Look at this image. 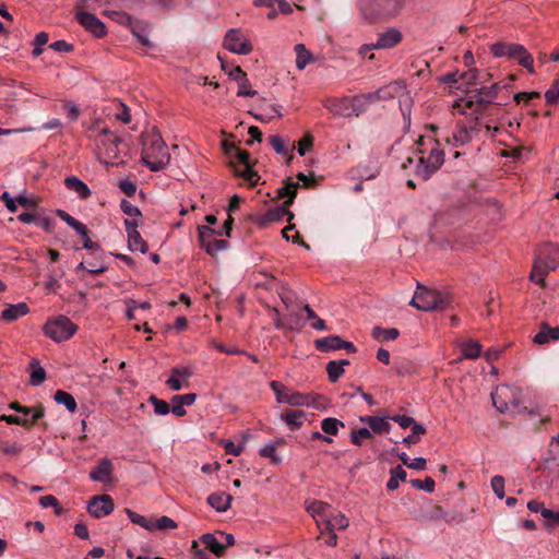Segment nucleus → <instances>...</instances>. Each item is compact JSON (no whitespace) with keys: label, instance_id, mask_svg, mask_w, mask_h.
Instances as JSON below:
<instances>
[{"label":"nucleus","instance_id":"1","mask_svg":"<svg viewBox=\"0 0 559 559\" xmlns=\"http://www.w3.org/2000/svg\"><path fill=\"white\" fill-rule=\"evenodd\" d=\"M141 160L152 171H158L169 164L170 154L166 143L158 133L145 134Z\"/></svg>","mask_w":559,"mask_h":559},{"label":"nucleus","instance_id":"2","mask_svg":"<svg viewBox=\"0 0 559 559\" xmlns=\"http://www.w3.org/2000/svg\"><path fill=\"white\" fill-rule=\"evenodd\" d=\"M406 87L403 80L390 83L386 86L380 87L376 92L360 94L352 97V114L359 116L366 112L371 105L380 99L394 98L401 91Z\"/></svg>","mask_w":559,"mask_h":559},{"label":"nucleus","instance_id":"3","mask_svg":"<svg viewBox=\"0 0 559 559\" xmlns=\"http://www.w3.org/2000/svg\"><path fill=\"white\" fill-rule=\"evenodd\" d=\"M416 144L418 146L420 154H424V150L421 147L426 146L427 144L435 145L433 147H431L427 157H419V163L416 166V176L421 178L423 180H428L443 165L444 153L442 150L438 147V141L431 138L419 136Z\"/></svg>","mask_w":559,"mask_h":559},{"label":"nucleus","instance_id":"4","mask_svg":"<svg viewBox=\"0 0 559 559\" xmlns=\"http://www.w3.org/2000/svg\"><path fill=\"white\" fill-rule=\"evenodd\" d=\"M402 0H360L361 14L369 22L385 21L396 16L403 9Z\"/></svg>","mask_w":559,"mask_h":559},{"label":"nucleus","instance_id":"5","mask_svg":"<svg viewBox=\"0 0 559 559\" xmlns=\"http://www.w3.org/2000/svg\"><path fill=\"white\" fill-rule=\"evenodd\" d=\"M490 52L496 58H508L515 60L521 67L525 68L531 74L535 73L533 56L520 44L498 41L490 46Z\"/></svg>","mask_w":559,"mask_h":559},{"label":"nucleus","instance_id":"6","mask_svg":"<svg viewBox=\"0 0 559 559\" xmlns=\"http://www.w3.org/2000/svg\"><path fill=\"white\" fill-rule=\"evenodd\" d=\"M450 304V296L436 289L418 284L411 305L423 311L443 310Z\"/></svg>","mask_w":559,"mask_h":559},{"label":"nucleus","instance_id":"7","mask_svg":"<svg viewBox=\"0 0 559 559\" xmlns=\"http://www.w3.org/2000/svg\"><path fill=\"white\" fill-rule=\"evenodd\" d=\"M282 300L285 305L286 311L285 329L300 331L306 323V319H312L316 317L314 311L308 305L293 302L286 295L282 296Z\"/></svg>","mask_w":559,"mask_h":559},{"label":"nucleus","instance_id":"8","mask_svg":"<svg viewBox=\"0 0 559 559\" xmlns=\"http://www.w3.org/2000/svg\"><path fill=\"white\" fill-rule=\"evenodd\" d=\"M76 331V324L64 316L48 320L44 325L45 335L58 343L69 340Z\"/></svg>","mask_w":559,"mask_h":559},{"label":"nucleus","instance_id":"9","mask_svg":"<svg viewBox=\"0 0 559 559\" xmlns=\"http://www.w3.org/2000/svg\"><path fill=\"white\" fill-rule=\"evenodd\" d=\"M516 389L509 385H499L491 393L493 406L502 414L520 413V402L516 399Z\"/></svg>","mask_w":559,"mask_h":559},{"label":"nucleus","instance_id":"10","mask_svg":"<svg viewBox=\"0 0 559 559\" xmlns=\"http://www.w3.org/2000/svg\"><path fill=\"white\" fill-rule=\"evenodd\" d=\"M198 234L200 246L211 257H215L218 252L228 248V242L226 240L216 238V235L223 234L222 230H215L207 226H199Z\"/></svg>","mask_w":559,"mask_h":559},{"label":"nucleus","instance_id":"11","mask_svg":"<svg viewBox=\"0 0 559 559\" xmlns=\"http://www.w3.org/2000/svg\"><path fill=\"white\" fill-rule=\"evenodd\" d=\"M402 38V33L397 28H389L385 32L379 34L376 43L364 45L359 50V55H361L362 57H367V53L373 49L393 48L401 43ZM368 58L372 60L374 58V55L371 53L370 56H368Z\"/></svg>","mask_w":559,"mask_h":559},{"label":"nucleus","instance_id":"12","mask_svg":"<svg viewBox=\"0 0 559 559\" xmlns=\"http://www.w3.org/2000/svg\"><path fill=\"white\" fill-rule=\"evenodd\" d=\"M223 47L233 53L242 56H247L253 50L250 39L239 28L227 31Z\"/></svg>","mask_w":559,"mask_h":559},{"label":"nucleus","instance_id":"13","mask_svg":"<svg viewBox=\"0 0 559 559\" xmlns=\"http://www.w3.org/2000/svg\"><path fill=\"white\" fill-rule=\"evenodd\" d=\"M234 156L236 163L233 162L234 171L237 176L243 178L249 186H254L258 183L260 176L252 169L249 162V153L240 150H234Z\"/></svg>","mask_w":559,"mask_h":559},{"label":"nucleus","instance_id":"14","mask_svg":"<svg viewBox=\"0 0 559 559\" xmlns=\"http://www.w3.org/2000/svg\"><path fill=\"white\" fill-rule=\"evenodd\" d=\"M270 388L275 394L276 402L280 404H288L290 406H304V404H307L306 393L287 388L278 381H272Z\"/></svg>","mask_w":559,"mask_h":559},{"label":"nucleus","instance_id":"15","mask_svg":"<svg viewBox=\"0 0 559 559\" xmlns=\"http://www.w3.org/2000/svg\"><path fill=\"white\" fill-rule=\"evenodd\" d=\"M298 187L299 182L287 181L282 188L278 189V197L287 198V200L284 202L283 206L275 210H270L267 212L266 216L269 221L278 219L285 214H288L290 218L293 217V214L288 212L287 207L293 203L297 194Z\"/></svg>","mask_w":559,"mask_h":559},{"label":"nucleus","instance_id":"16","mask_svg":"<svg viewBox=\"0 0 559 559\" xmlns=\"http://www.w3.org/2000/svg\"><path fill=\"white\" fill-rule=\"evenodd\" d=\"M298 187L299 182L287 181L282 188L278 189V197L287 198V200L284 202L283 206L275 210H270L267 212L266 216L269 221L278 219L285 214H288L290 218L293 217V214L288 212L287 207L293 203L297 194Z\"/></svg>","mask_w":559,"mask_h":559},{"label":"nucleus","instance_id":"17","mask_svg":"<svg viewBox=\"0 0 559 559\" xmlns=\"http://www.w3.org/2000/svg\"><path fill=\"white\" fill-rule=\"evenodd\" d=\"M486 108L487 107L485 104L478 103V97H475V94L472 96L461 97L453 105V110L457 111L459 114L473 116L474 122L479 121Z\"/></svg>","mask_w":559,"mask_h":559},{"label":"nucleus","instance_id":"18","mask_svg":"<svg viewBox=\"0 0 559 559\" xmlns=\"http://www.w3.org/2000/svg\"><path fill=\"white\" fill-rule=\"evenodd\" d=\"M306 509L309 512V514L313 518V520L316 521V523L320 530V535H321V537H323L324 528H325L328 521L330 520V516H331V511H332L331 506H329L328 503H325L323 501L312 500L310 502H307Z\"/></svg>","mask_w":559,"mask_h":559},{"label":"nucleus","instance_id":"19","mask_svg":"<svg viewBox=\"0 0 559 559\" xmlns=\"http://www.w3.org/2000/svg\"><path fill=\"white\" fill-rule=\"evenodd\" d=\"M193 371L188 366H178L171 369L170 377L166 381V385L173 391H179L189 385V379Z\"/></svg>","mask_w":559,"mask_h":559},{"label":"nucleus","instance_id":"20","mask_svg":"<svg viewBox=\"0 0 559 559\" xmlns=\"http://www.w3.org/2000/svg\"><path fill=\"white\" fill-rule=\"evenodd\" d=\"M114 500L108 495L93 497L88 503L90 514L96 519L104 518L114 511Z\"/></svg>","mask_w":559,"mask_h":559},{"label":"nucleus","instance_id":"21","mask_svg":"<svg viewBox=\"0 0 559 559\" xmlns=\"http://www.w3.org/2000/svg\"><path fill=\"white\" fill-rule=\"evenodd\" d=\"M348 526V520L344 514L337 513L334 514L331 511L330 520L328 521V524L324 528V535L326 534V537L324 539V543L329 546H335L336 545V530H345Z\"/></svg>","mask_w":559,"mask_h":559},{"label":"nucleus","instance_id":"22","mask_svg":"<svg viewBox=\"0 0 559 559\" xmlns=\"http://www.w3.org/2000/svg\"><path fill=\"white\" fill-rule=\"evenodd\" d=\"M535 260L548 271L555 270L559 266V248L547 245L539 249Z\"/></svg>","mask_w":559,"mask_h":559},{"label":"nucleus","instance_id":"23","mask_svg":"<svg viewBox=\"0 0 559 559\" xmlns=\"http://www.w3.org/2000/svg\"><path fill=\"white\" fill-rule=\"evenodd\" d=\"M79 23L84 26V28L96 37H103L106 34L105 24L97 19L94 14L88 12H78L76 14Z\"/></svg>","mask_w":559,"mask_h":559},{"label":"nucleus","instance_id":"24","mask_svg":"<svg viewBox=\"0 0 559 559\" xmlns=\"http://www.w3.org/2000/svg\"><path fill=\"white\" fill-rule=\"evenodd\" d=\"M421 518L427 521H463V516L460 513L455 511L445 512L442 507L437 504H431L429 509L423 513Z\"/></svg>","mask_w":559,"mask_h":559},{"label":"nucleus","instance_id":"25","mask_svg":"<svg viewBox=\"0 0 559 559\" xmlns=\"http://www.w3.org/2000/svg\"><path fill=\"white\" fill-rule=\"evenodd\" d=\"M269 142L276 154L283 156L286 163L289 164L293 159L294 143L289 140H284L281 135L274 134L269 138Z\"/></svg>","mask_w":559,"mask_h":559},{"label":"nucleus","instance_id":"26","mask_svg":"<svg viewBox=\"0 0 559 559\" xmlns=\"http://www.w3.org/2000/svg\"><path fill=\"white\" fill-rule=\"evenodd\" d=\"M314 346L321 353H330L341 348H347L349 347V343L337 335H329L326 337L316 340Z\"/></svg>","mask_w":559,"mask_h":559},{"label":"nucleus","instance_id":"27","mask_svg":"<svg viewBox=\"0 0 559 559\" xmlns=\"http://www.w3.org/2000/svg\"><path fill=\"white\" fill-rule=\"evenodd\" d=\"M112 476V463L108 457H104L99 463L91 471L90 478L93 481L109 483Z\"/></svg>","mask_w":559,"mask_h":559},{"label":"nucleus","instance_id":"28","mask_svg":"<svg viewBox=\"0 0 559 559\" xmlns=\"http://www.w3.org/2000/svg\"><path fill=\"white\" fill-rule=\"evenodd\" d=\"M507 88V85L502 82L493 83L490 86L487 87H480L476 91L475 97H478L479 104H485L487 107L488 105L492 104L493 100L498 97L499 93Z\"/></svg>","mask_w":559,"mask_h":559},{"label":"nucleus","instance_id":"29","mask_svg":"<svg viewBox=\"0 0 559 559\" xmlns=\"http://www.w3.org/2000/svg\"><path fill=\"white\" fill-rule=\"evenodd\" d=\"M29 312V308L25 302H19L14 305H7L1 311V319L5 322H14L17 319L26 316Z\"/></svg>","mask_w":559,"mask_h":559},{"label":"nucleus","instance_id":"30","mask_svg":"<svg viewBox=\"0 0 559 559\" xmlns=\"http://www.w3.org/2000/svg\"><path fill=\"white\" fill-rule=\"evenodd\" d=\"M479 132V122H474L472 126L466 127L464 124L457 126L456 130L453 133L454 145H464L468 143L473 133Z\"/></svg>","mask_w":559,"mask_h":559},{"label":"nucleus","instance_id":"31","mask_svg":"<svg viewBox=\"0 0 559 559\" xmlns=\"http://www.w3.org/2000/svg\"><path fill=\"white\" fill-rule=\"evenodd\" d=\"M231 501L233 496L224 491L214 492L207 497V503L221 513L226 512L230 508Z\"/></svg>","mask_w":559,"mask_h":559},{"label":"nucleus","instance_id":"32","mask_svg":"<svg viewBox=\"0 0 559 559\" xmlns=\"http://www.w3.org/2000/svg\"><path fill=\"white\" fill-rule=\"evenodd\" d=\"M64 186L74 192L80 199H88L92 194L87 185L75 176H70L64 179Z\"/></svg>","mask_w":559,"mask_h":559},{"label":"nucleus","instance_id":"33","mask_svg":"<svg viewBox=\"0 0 559 559\" xmlns=\"http://www.w3.org/2000/svg\"><path fill=\"white\" fill-rule=\"evenodd\" d=\"M550 340H559V326L551 328L547 323H542L540 330L535 334L533 342L535 344L543 345L548 343Z\"/></svg>","mask_w":559,"mask_h":559},{"label":"nucleus","instance_id":"34","mask_svg":"<svg viewBox=\"0 0 559 559\" xmlns=\"http://www.w3.org/2000/svg\"><path fill=\"white\" fill-rule=\"evenodd\" d=\"M294 51L296 53V67L299 71L314 62V56L304 44H296Z\"/></svg>","mask_w":559,"mask_h":559},{"label":"nucleus","instance_id":"35","mask_svg":"<svg viewBox=\"0 0 559 559\" xmlns=\"http://www.w3.org/2000/svg\"><path fill=\"white\" fill-rule=\"evenodd\" d=\"M324 107L335 116H346L349 108V100L346 97L329 98L324 103Z\"/></svg>","mask_w":559,"mask_h":559},{"label":"nucleus","instance_id":"36","mask_svg":"<svg viewBox=\"0 0 559 559\" xmlns=\"http://www.w3.org/2000/svg\"><path fill=\"white\" fill-rule=\"evenodd\" d=\"M282 419L290 430H297L304 424L305 413L301 411H288L286 414L282 415Z\"/></svg>","mask_w":559,"mask_h":559},{"label":"nucleus","instance_id":"37","mask_svg":"<svg viewBox=\"0 0 559 559\" xmlns=\"http://www.w3.org/2000/svg\"><path fill=\"white\" fill-rule=\"evenodd\" d=\"M407 477L406 471L397 465L390 469V478L386 483L388 490H395L400 486V481H405Z\"/></svg>","mask_w":559,"mask_h":559},{"label":"nucleus","instance_id":"38","mask_svg":"<svg viewBox=\"0 0 559 559\" xmlns=\"http://www.w3.org/2000/svg\"><path fill=\"white\" fill-rule=\"evenodd\" d=\"M200 540L216 556H222L225 551V546L211 533L203 534Z\"/></svg>","mask_w":559,"mask_h":559},{"label":"nucleus","instance_id":"39","mask_svg":"<svg viewBox=\"0 0 559 559\" xmlns=\"http://www.w3.org/2000/svg\"><path fill=\"white\" fill-rule=\"evenodd\" d=\"M372 336L379 342L393 341L399 337L400 331L395 328L384 329L381 326H374L372 329Z\"/></svg>","mask_w":559,"mask_h":559},{"label":"nucleus","instance_id":"40","mask_svg":"<svg viewBox=\"0 0 559 559\" xmlns=\"http://www.w3.org/2000/svg\"><path fill=\"white\" fill-rule=\"evenodd\" d=\"M348 365L347 360L335 361L332 360L326 365V372L330 381L336 382L340 377L345 372V366Z\"/></svg>","mask_w":559,"mask_h":559},{"label":"nucleus","instance_id":"41","mask_svg":"<svg viewBox=\"0 0 559 559\" xmlns=\"http://www.w3.org/2000/svg\"><path fill=\"white\" fill-rule=\"evenodd\" d=\"M481 345L476 341H468L462 345V358L476 359L480 356Z\"/></svg>","mask_w":559,"mask_h":559},{"label":"nucleus","instance_id":"42","mask_svg":"<svg viewBox=\"0 0 559 559\" xmlns=\"http://www.w3.org/2000/svg\"><path fill=\"white\" fill-rule=\"evenodd\" d=\"M128 247L131 251H140L146 253L148 250L147 243L142 239L139 231L128 235Z\"/></svg>","mask_w":559,"mask_h":559},{"label":"nucleus","instance_id":"43","mask_svg":"<svg viewBox=\"0 0 559 559\" xmlns=\"http://www.w3.org/2000/svg\"><path fill=\"white\" fill-rule=\"evenodd\" d=\"M282 443V439L277 440L276 442H270L259 450V454L263 457H269L272 463L278 464L282 462V459L276 454V445Z\"/></svg>","mask_w":559,"mask_h":559},{"label":"nucleus","instance_id":"44","mask_svg":"<svg viewBox=\"0 0 559 559\" xmlns=\"http://www.w3.org/2000/svg\"><path fill=\"white\" fill-rule=\"evenodd\" d=\"M55 401L58 404L64 405L66 408L71 413H74L76 411L78 405L74 397L66 391L58 390L55 393Z\"/></svg>","mask_w":559,"mask_h":559},{"label":"nucleus","instance_id":"45","mask_svg":"<svg viewBox=\"0 0 559 559\" xmlns=\"http://www.w3.org/2000/svg\"><path fill=\"white\" fill-rule=\"evenodd\" d=\"M341 427L344 428L345 424L333 417L325 418L321 423V429L328 437L335 436Z\"/></svg>","mask_w":559,"mask_h":559},{"label":"nucleus","instance_id":"46","mask_svg":"<svg viewBox=\"0 0 559 559\" xmlns=\"http://www.w3.org/2000/svg\"><path fill=\"white\" fill-rule=\"evenodd\" d=\"M152 531L151 532H156V531H168V530H175L177 528V523L170 519L169 516L167 515H163L158 519H152Z\"/></svg>","mask_w":559,"mask_h":559},{"label":"nucleus","instance_id":"47","mask_svg":"<svg viewBox=\"0 0 559 559\" xmlns=\"http://www.w3.org/2000/svg\"><path fill=\"white\" fill-rule=\"evenodd\" d=\"M306 402L304 406L313 407L316 409H326L329 406V401L323 395L314 394V393H306Z\"/></svg>","mask_w":559,"mask_h":559},{"label":"nucleus","instance_id":"48","mask_svg":"<svg viewBox=\"0 0 559 559\" xmlns=\"http://www.w3.org/2000/svg\"><path fill=\"white\" fill-rule=\"evenodd\" d=\"M548 270L542 266L536 260L534 261L533 270L531 272L530 278L540 286H545V277L548 274Z\"/></svg>","mask_w":559,"mask_h":559},{"label":"nucleus","instance_id":"49","mask_svg":"<svg viewBox=\"0 0 559 559\" xmlns=\"http://www.w3.org/2000/svg\"><path fill=\"white\" fill-rule=\"evenodd\" d=\"M132 33L144 46H152V43L148 39V31L146 24L136 22L134 25H132Z\"/></svg>","mask_w":559,"mask_h":559},{"label":"nucleus","instance_id":"50","mask_svg":"<svg viewBox=\"0 0 559 559\" xmlns=\"http://www.w3.org/2000/svg\"><path fill=\"white\" fill-rule=\"evenodd\" d=\"M426 428L421 424L413 425L412 433L403 439L406 445L416 444L420 441V437L426 433Z\"/></svg>","mask_w":559,"mask_h":559},{"label":"nucleus","instance_id":"51","mask_svg":"<svg viewBox=\"0 0 559 559\" xmlns=\"http://www.w3.org/2000/svg\"><path fill=\"white\" fill-rule=\"evenodd\" d=\"M32 372H31V383L33 385L41 384L46 379V371L43 367H40L36 360L31 361Z\"/></svg>","mask_w":559,"mask_h":559},{"label":"nucleus","instance_id":"52","mask_svg":"<svg viewBox=\"0 0 559 559\" xmlns=\"http://www.w3.org/2000/svg\"><path fill=\"white\" fill-rule=\"evenodd\" d=\"M127 515L129 518V520L133 523V524H136L145 530H147L148 532L152 531V519H148V518H145L144 515H141L130 509H127Z\"/></svg>","mask_w":559,"mask_h":559},{"label":"nucleus","instance_id":"53","mask_svg":"<svg viewBox=\"0 0 559 559\" xmlns=\"http://www.w3.org/2000/svg\"><path fill=\"white\" fill-rule=\"evenodd\" d=\"M370 429L378 435L389 433L391 426L385 418L374 416V419H370Z\"/></svg>","mask_w":559,"mask_h":559},{"label":"nucleus","instance_id":"54","mask_svg":"<svg viewBox=\"0 0 559 559\" xmlns=\"http://www.w3.org/2000/svg\"><path fill=\"white\" fill-rule=\"evenodd\" d=\"M49 35L46 32L38 33L33 41L34 50L33 56L38 57L43 53V47L48 43Z\"/></svg>","mask_w":559,"mask_h":559},{"label":"nucleus","instance_id":"55","mask_svg":"<svg viewBox=\"0 0 559 559\" xmlns=\"http://www.w3.org/2000/svg\"><path fill=\"white\" fill-rule=\"evenodd\" d=\"M150 403L154 406V413L159 416L167 415L170 412L169 404L163 400L152 395L148 399Z\"/></svg>","mask_w":559,"mask_h":559},{"label":"nucleus","instance_id":"56","mask_svg":"<svg viewBox=\"0 0 559 559\" xmlns=\"http://www.w3.org/2000/svg\"><path fill=\"white\" fill-rule=\"evenodd\" d=\"M411 485L416 489L425 490L427 492H432L436 487L435 480L429 476H427L424 480L412 479Z\"/></svg>","mask_w":559,"mask_h":559},{"label":"nucleus","instance_id":"57","mask_svg":"<svg viewBox=\"0 0 559 559\" xmlns=\"http://www.w3.org/2000/svg\"><path fill=\"white\" fill-rule=\"evenodd\" d=\"M22 444L8 440L0 441V451L7 455H16L22 451Z\"/></svg>","mask_w":559,"mask_h":559},{"label":"nucleus","instance_id":"58","mask_svg":"<svg viewBox=\"0 0 559 559\" xmlns=\"http://www.w3.org/2000/svg\"><path fill=\"white\" fill-rule=\"evenodd\" d=\"M39 504L43 508H53L56 514H60L62 512V508L60 507L58 499L52 495L40 497Z\"/></svg>","mask_w":559,"mask_h":559},{"label":"nucleus","instance_id":"59","mask_svg":"<svg viewBox=\"0 0 559 559\" xmlns=\"http://www.w3.org/2000/svg\"><path fill=\"white\" fill-rule=\"evenodd\" d=\"M547 104H556L559 102V79L554 80L550 87L545 93Z\"/></svg>","mask_w":559,"mask_h":559},{"label":"nucleus","instance_id":"60","mask_svg":"<svg viewBox=\"0 0 559 559\" xmlns=\"http://www.w3.org/2000/svg\"><path fill=\"white\" fill-rule=\"evenodd\" d=\"M504 478L500 475H496L491 478V489L498 499H503L504 493Z\"/></svg>","mask_w":559,"mask_h":559},{"label":"nucleus","instance_id":"61","mask_svg":"<svg viewBox=\"0 0 559 559\" xmlns=\"http://www.w3.org/2000/svg\"><path fill=\"white\" fill-rule=\"evenodd\" d=\"M222 69L229 76V79L236 81L237 83L247 78V74L238 66H231L230 71H227V66L222 61Z\"/></svg>","mask_w":559,"mask_h":559},{"label":"nucleus","instance_id":"62","mask_svg":"<svg viewBox=\"0 0 559 559\" xmlns=\"http://www.w3.org/2000/svg\"><path fill=\"white\" fill-rule=\"evenodd\" d=\"M477 76L478 70L474 68L460 74V81H462V84L468 88L477 83Z\"/></svg>","mask_w":559,"mask_h":559},{"label":"nucleus","instance_id":"63","mask_svg":"<svg viewBox=\"0 0 559 559\" xmlns=\"http://www.w3.org/2000/svg\"><path fill=\"white\" fill-rule=\"evenodd\" d=\"M527 509L534 513H540L543 518H550L552 514V511L545 508L543 502H539L537 500H531L527 503Z\"/></svg>","mask_w":559,"mask_h":559},{"label":"nucleus","instance_id":"64","mask_svg":"<svg viewBox=\"0 0 559 559\" xmlns=\"http://www.w3.org/2000/svg\"><path fill=\"white\" fill-rule=\"evenodd\" d=\"M238 91L237 95L242 97H253L257 94V91L251 88L250 82L248 78L237 83Z\"/></svg>","mask_w":559,"mask_h":559}]
</instances>
